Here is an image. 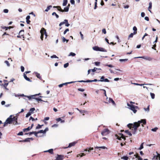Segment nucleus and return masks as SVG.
Returning a JSON list of instances; mask_svg holds the SVG:
<instances>
[{
    "label": "nucleus",
    "mask_w": 160,
    "mask_h": 160,
    "mask_svg": "<svg viewBox=\"0 0 160 160\" xmlns=\"http://www.w3.org/2000/svg\"><path fill=\"white\" fill-rule=\"evenodd\" d=\"M143 123V124H146V120L142 119L141 120L138 121V122H134L133 124L129 123L127 126L130 129L132 128V133L133 134H135L137 133L138 128L140 126V124Z\"/></svg>",
    "instance_id": "nucleus-1"
},
{
    "label": "nucleus",
    "mask_w": 160,
    "mask_h": 160,
    "mask_svg": "<svg viewBox=\"0 0 160 160\" xmlns=\"http://www.w3.org/2000/svg\"><path fill=\"white\" fill-rule=\"evenodd\" d=\"M53 8H57L58 10L62 12H68L69 10V8H68V7H65L64 8V10L62 9L61 8V7L59 6H53Z\"/></svg>",
    "instance_id": "nucleus-2"
},
{
    "label": "nucleus",
    "mask_w": 160,
    "mask_h": 160,
    "mask_svg": "<svg viewBox=\"0 0 160 160\" xmlns=\"http://www.w3.org/2000/svg\"><path fill=\"white\" fill-rule=\"evenodd\" d=\"M127 105L129 107L128 108L133 111V112L134 113H136L137 112V111L135 109V106L133 105H131L129 104L128 103H127Z\"/></svg>",
    "instance_id": "nucleus-3"
},
{
    "label": "nucleus",
    "mask_w": 160,
    "mask_h": 160,
    "mask_svg": "<svg viewBox=\"0 0 160 160\" xmlns=\"http://www.w3.org/2000/svg\"><path fill=\"white\" fill-rule=\"evenodd\" d=\"M110 132V131L108 129H105L102 132L101 134L103 136H106L108 135Z\"/></svg>",
    "instance_id": "nucleus-4"
},
{
    "label": "nucleus",
    "mask_w": 160,
    "mask_h": 160,
    "mask_svg": "<svg viewBox=\"0 0 160 160\" xmlns=\"http://www.w3.org/2000/svg\"><path fill=\"white\" fill-rule=\"evenodd\" d=\"M134 58H142V59H145L146 60H148L149 61H151L152 60V58H151L149 57H145V56L136 57H135Z\"/></svg>",
    "instance_id": "nucleus-5"
},
{
    "label": "nucleus",
    "mask_w": 160,
    "mask_h": 160,
    "mask_svg": "<svg viewBox=\"0 0 160 160\" xmlns=\"http://www.w3.org/2000/svg\"><path fill=\"white\" fill-rule=\"evenodd\" d=\"M64 158V156L62 155H57V157L55 160H63Z\"/></svg>",
    "instance_id": "nucleus-6"
},
{
    "label": "nucleus",
    "mask_w": 160,
    "mask_h": 160,
    "mask_svg": "<svg viewBox=\"0 0 160 160\" xmlns=\"http://www.w3.org/2000/svg\"><path fill=\"white\" fill-rule=\"evenodd\" d=\"M77 143V142L75 141L69 143V145L68 147L64 148H70L72 146H74L75 144Z\"/></svg>",
    "instance_id": "nucleus-7"
},
{
    "label": "nucleus",
    "mask_w": 160,
    "mask_h": 160,
    "mask_svg": "<svg viewBox=\"0 0 160 160\" xmlns=\"http://www.w3.org/2000/svg\"><path fill=\"white\" fill-rule=\"evenodd\" d=\"M12 115H10L9 117H8L6 120L7 122L9 124H10L12 123V119H11V117H12Z\"/></svg>",
    "instance_id": "nucleus-8"
},
{
    "label": "nucleus",
    "mask_w": 160,
    "mask_h": 160,
    "mask_svg": "<svg viewBox=\"0 0 160 160\" xmlns=\"http://www.w3.org/2000/svg\"><path fill=\"white\" fill-rule=\"evenodd\" d=\"M35 96H36V95L34 94L30 96H27V98H28L29 100H31L32 99H35V98H36L35 97Z\"/></svg>",
    "instance_id": "nucleus-9"
},
{
    "label": "nucleus",
    "mask_w": 160,
    "mask_h": 160,
    "mask_svg": "<svg viewBox=\"0 0 160 160\" xmlns=\"http://www.w3.org/2000/svg\"><path fill=\"white\" fill-rule=\"evenodd\" d=\"M34 73L36 75V76L37 77V78H38L40 80H42V78L40 75V74L37 72H35Z\"/></svg>",
    "instance_id": "nucleus-10"
},
{
    "label": "nucleus",
    "mask_w": 160,
    "mask_h": 160,
    "mask_svg": "<svg viewBox=\"0 0 160 160\" xmlns=\"http://www.w3.org/2000/svg\"><path fill=\"white\" fill-rule=\"evenodd\" d=\"M23 77L26 80L29 81L30 82H32V81L30 80V78H28L27 75L25 74V73H23Z\"/></svg>",
    "instance_id": "nucleus-11"
},
{
    "label": "nucleus",
    "mask_w": 160,
    "mask_h": 160,
    "mask_svg": "<svg viewBox=\"0 0 160 160\" xmlns=\"http://www.w3.org/2000/svg\"><path fill=\"white\" fill-rule=\"evenodd\" d=\"M108 102L109 103H110L111 102L112 103L113 105H116L115 102L111 98H109Z\"/></svg>",
    "instance_id": "nucleus-12"
},
{
    "label": "nucleus",
    "mask_w": 160,
    "mask_h": 160,
    "mask_svg": "<svg viewBox=\"0 0 160 160\" xmlns=\"http://www.w3.org/2000/svg\"><path fill=\"white\" fill-rule=\"evenodd\" d=\"M132 83V84H133L134 85H138V86H142L143 85H152V84H138V83Z\"/></svg>",
    "instance_id": "nucleus-13"
},
{
    "label": "nucleus",
    "mask_w": 160,
    "mask_h": 160,
    "mask_svg": "<svg viewBox=\"0 0 160 160\" xmlns=\"http://www.w3.org/2000/svg\"><path fill=\"white\" fill-rule=\"evenodd\" d=\"M53 149H50L48 150L44 151V152H48L50 154H53Z\"/></svg>",
    "instance_id": "nucleus-14"
},
{
    "label": "nucleus",
    "mask_w": 160,
    "mask_h": 160,
    "mask_svg": "<svg viewBox=\"0 0 160 160\" xmlns=\"http://www.w3.org/2000/svg\"><path fill=\"white\" fill-rule=\"evenodd\" d=\"M152 3L151 2H149V6L148 7V10L151 13H152L151 11L150 10V9H151L152 8Z\"/></svg>",
    "instance_id": "nucleus-15"
},
{
    "label": "nucleus",
    "mask_w": 160,
    "mask_h": 160,
    "mask_svg": "<svg viewBox=\"0 0 160 160\" xmlns=\"http://www.w3.org/2000/svg\"><path fill=\"white\" fill-rule=\"evenodd\" d=\"M61 38H62V42L63 43H65V42H66V43H67L68 42V41H69V40L68 39H66L63 37H62Z\"/></svg>",
    "instance_id": "nucleus-16"
},
{
    "label": "nucleus",
    "mask_w": 160,
    "mask_h": 160,
    "mask_svg": "<svg viewBox=\"0 0 160 160\" xmlns=\"http://www.w3.org/2000/svg\"><path fill=\"white\" fill-rule=\"evenodd\" d=\"M56 120L58 122L60 121L61 123H63L65 122V121L64 120H62L60 118H57Z\"/></svg>",
    "instance_id": "nucleus-17"
},
{
    "label": "nucleus",
    "mask_w": 160,
    "mask_h": 160,
    "mask_svg": "<svg viewBox=\"0 0 160 160\" xmlns=\"http://www.w3.org/2000/svg\"><path fill=\"white\" fill-rule=\"evenodd\" d=\"M43 31V32H44V34L45 35V38H46L48 36V35H47V33L46 32V30L43 28H42V31H41V32L42 31Z\"/></svg>",
    "instance_id": "nucleus-18"
},
{
    "label": "nucleus",
    "mask_w": 160,
    "mask_h": 160,
    "mask_svg": "<svg viewBox=\"0 0 160 160\" xmlns=\"http://www.w3.org/2000/svg\"><path fill=\"white\" fill-rule=\"evenodd\" d=\"M92 49L93 50L96 51H99V47L97 46H95L94 47H93L92 48Z\"/></svg>",
    "instance_id": "nucleus-19"
},
{
    "label": "nucleus",
    "mask_w": 160,
    "mask_h": 160,
    "mask_svg": "<svg viewBox=\"0 0 160 160\" xmlns=\"http://www.w3.org/2000/svg\"><path fill=\"white\" fill-rule=\"evenodd\" d=\"M156 153L157 154V155L155 156L154 157L156 158V159L160 160V154L158 153L157 152H156Z\"/></svg>",
    "instance_id": "nucleus-20"
},
{
    "label": "nucleus",
    "mask_w": 160,
    "mask_h": 160,
    "mask_svg": "<svg viewBox=\"0 0 160 160\" xmlns=\"http://www.w3.org/2000/svg\"><path fill=\"white\" fill-rule=\"evenodd\" d=\"M95 149H107V148L105 146H101V147H95Z\"/></svg>",
    "instance_id": "nucleus-21"
},
{
    "label": "nucleus",
    "mask_w": 160,
    "mask_h": 160,
    "mask_svg": "<svg viewBox=\"0 0 160 160\" xmlns=\"http://www.w3.org/2000/svg\"><path fill=\"white\" fill-rule=\"evenodd\" d=\"M24 30H22L20 31L19 33V34H20L21 36H23L24 35ZM23 38H24V37L23 36Z\"/></svg>",
    "instance_id": "nucleus-22"
},
{
    "label": "nucleus",
    "mask_w": 160,
    "mask_h": 160,
    "mask_svg": "<svg viewBox=\"0 0 160 160\" xmlns=\"http://www.w3.org/2000/svg\"><path fill=\"white\" fill-rule=\"evenodd\" d=\"M97 81H98V80L97 79H94L93 80H87V82H96Z\"/></svg>",
    "instance_id": "nucleus-23"
},
{
    "label": "nucleus",
    "mask_w": 160,
    "mask_h": 160,
    "mask_svg": "<svg viewBox=\"0 0 160 160\" xmlns=\"http://www.w3.org/2000/svg\"><path fill=\"white\" fill-rule=\"evenodd\" d=\"M99 51L107 52V51L106 50L102 48L99 47Z\"/></svg>",
    "instance_id": "nucleus-24"
},
{
    "label": "nucleus",
    "mask_w": 160,
    "mask_h": 160,
    "mask_svg": "<svg viewBox=\"0 0 160 160\" xmlns=\"http://www.w3.org/2000/svg\"><path fill=\"white\" fill-rule=\"evenodd\" d=\"M11 119H12V122L14 121H17L18 118L16 116L13 117V118L11 117Z\"/></svg>",
    "instance_id": "nucleus-25"
},
{
    "label": "nucleus",
    "mask_w": 160,
    "mask_h": 160,
    "mask_svg": "<svg viewBox=\"0 0 160 160\" xmlns=\"http://www.w3.org/2000/svg\"><path fill=\"white\" fill-rule=\"evenodd\" d=\"M67 3L68 0H64L62 3V6H65L67 4Z\"/></svg>",
    "instance_id": "nucleus-26"
},
{
    "label": "nucleus",
    "mask_w": 160,
    "mask_h": 160,
    "mask_svg": "<svg viewBox=\"0 0 160 160\" xmlns=\"http://www.w3.org/2000/svg\"><path fill=\"white\" fill-rule=\"evenodd\" d=\"M76 82L72 81V82H65V83H63L62 84H63V86L64 85H68V84Z\"/></svg>",
    "instance_id": "nucleus-27"
},
{
    "label": "nucleus",
    "mask_w": 160,
    "mask_h": 160,
    "mask_svg": "<svg viewBox=\"0 0 160 160\" xmlns=\"http://www.w3.org/2000/svg\"><path fill=\"white\" fill-rule=\"evenodd\" d=\"M35 110V108H31L30 109V110L29 111V112H30L31 114L33 113V112Z\"/></svg>",
    "instance_id": "nucleus-28"
},
{
    "label": "nucleus",
    "mask_w": 160,
    "mask_h": 160,
    "mask_svg": "<svg viewBox=\"0 0 160 160\" xmlns=\"http://www.w3.org/2000/svg\"><path fill=\"white\" fill-rule=\"evenodd\" d=\"M31 129L30 128V127H28V128H24V129H23V131L24 132H26V131H29L30 130V129Z\"/></svg>",
    "instance_id": "nucleus-29"
},
{
    "label": "nucleus",
    "mask_w": 160,
    "mask_h": 160,
    "mask_svg": "<svg viewBox=\"0 0 160 160\" xmlns=\"http://www.w3.org/2000/svg\"><path fill=\"white\" fill-rule=\"evenodd\" d=\"M105 77L104 76H102L101 78V80H98V82H103V80L104 79Z\"/></svg>",
    "instance_id": "nucleus-30"
},
{
    "label": "nucleus",
    "mask_w": 160,
    "mask_h": 160,
    "mask_svg": "<svg viewBox=\"0 0 160 160\" xmlns=\"http://www.w3.org/2000/svg\"><path fill=\"white\" fill-rule=\"evenodd\" d=\"M52 7V6L51 5H50L48 6L47 8L45 10V12H48V10L50 9Z\"/></svg>",
    "instance_id": "nucleus-31"
},
{
    "label": "nucleus",
    "mask_w": 160,
    "mask_h": 160,
    "mask_svg": "<svg viewBox=\"0 0 160 160\" xmlns=\"http://www.w3.org/2000/svg\"><path fill=\"white\" fill-rule=\"evenodd\" d=\"M119 135L121 136V137L124 140H126V138L124 137V135L122 133H119Z\"/></svg>",
    "instance_id": "nucleus-32"
},
{
    "label": "nucleus",
    "mask_w": 160,
    "mask_h": 160,
    "mask_svg": "<svg viewBox=\"0 0 160 160\" xmlns=\"http://www.w3.org/2000/svg\"><path fill=\"white\" fill-rule=\"evenodd\" d=\"M52 16H54V15L55 16L56 18H59V16L55 12H53L52 13Z\"/></svg>",
    "instance_id": "nucleus-33"
},
{
    "label": "nucleus",
    "mask_w": 160,
    "mask_h": 160,
    "mask_svg": "<svg viewBox=\"0 0 160 160\" xmlns=\"http://www.w3.org/2000/svg\"><path fill=\"white\" fill-rule=\"evenodd\" d=\"M128 157L126 156H124L121 158V159H123L124 160H128Z\"/></svg>",
    "instance_id": "nucleus-34"
},
{
    "label": "nucleus",
    "mask_w": 160,
    "mask_h": 160,
    "mask_svg": "<svg viewBox=\"0 0 160 160\" xmlns=\"http://www.w3.org/2000/svg\"><path fill=\"white\" fill-rule=\"evenodd\" d=\"M150 94L152 99H153L155 98V94L152 92L150 93Z\"/></svg>",
    "instance_id": "nucleus-35"
},
{
    "label": "nucleus",
    "mask_w": 160,
    "mask_h": 160,
    "mask_svg": "<svg viewBox=\"0 0 160 160\" xmlns=\"http://www.w3.org/2000/svg\"><path fill=\"white\" fill-rule=\"evenodd\" d=\"M35 100H36L37 101H43V102H47V101H44L43 100H42L41 98H35Z\"/></svg>",
    "instance_id": "nucleus-36"
},
{
    "label": "nucleus",
    "mask_w": 160,
    "mask_h": 160,
    "mask_svg": "<svg viewBox=\"0 0 160 160\" xmlns=\"http://www.w3.org/2000/svg\"><path fill=\"white\" fill-rule=\"evenodd\" d=\"M76 55V54L74 52H71L68 55L69 56H74Z\"/></svg>",
    "instance_id": "nucleus-37"
},
{
    "label": "nucleus",
    "mask_w": 160,
    "mask_h": 160,
    "mask_svg": "<svg viewBox=\"0 0 160 160\" xmlns=\"http://www.w3.org/2000/svg\"><path fill=\"white\" fill-rule=\"evenodd\" d=\"M144 109L147 112H148L149 111V106H148L147 108H144Z\"/></svg>",
    "instance_id": "nucleus-38"
},
{
    "label": "nucleus",
    "mask_w": 160,
    "mask_h": 160,
    "mask_svg": "<svg viewBox=\"0 0 160 160\" xmlns=\"http://www.w3.org/2000/svg\"><path fill=\"white\" fill-rule=\"evenodd\" d=\"M128 60V59H120L119 60V61L120 62H125L127 61Z\"/></svg>",
    "instance_id": "nucleus-39"
},
{
    "label": "nucleus",
    "mask_w": 160,
    "mask_h": 160,
    "mask_svg": "<svg viewBox=\"0 0 160 160\" xmlns=\"http://www.w3.org/2000/svg\"><path fill=\"white\" fill-rule=\"evenodd\" d=\"M43 126V125H40L39 124H38V125L36 127V129H38L39 128H42V127Z\"/></svg>",
    "instance_id": "nucleus-40"
},
{
    "label": "nucleus",
    "mask_w": 160,
    "mask_h": 160,
    "mask_svg": "<svg viewBox=\"0 0 160 160\" xmlns=\"http://www.w3.org/2000/svg\"><path fill=\"white\" fill-rule=\"evenodd\" d=\"M143 143H144V142H143L140 145V147H139V148L138 149L139 150H141L142 149V148H143Z\"/></svg>",
    "instance_id": "nucleus-41"
},
{
    "label": "nucleus",
    "mask_w": 160,
    "mask_h": 160,
    "mask_svg": "<svg viewBox=\"0 0 160 160\" xmlns=\"http://www.w3.org/2000/svg\"><path fill=\"white\" fill-rule=\"evenodd\" d=\"M125 132L127 133L129 135L131 136L132 135V133L129 132L128 130H126Z\"/></svg>",
    "instance_id": "nucleus-42"
},
{
    "label": "nucleus",
    "mask_w": 160,
    "mask_h": 160,
    "mask_svg": "<svg viewBox=\"0 0 160 160\" xmlns=\"http://www.w3.org/2000/svg\"><path fill=\"white\" fill-rule=\"evenodd\" d=\"M100 90L104 91V94L105 96L107 97V99H108V98L107 97V96L106 90L105 89H101Z\"/></svg>",
    "instance_id": "nucleus-43"
},
{
    "label": "nucleus",
    "mask_w": 160,
    "mask_h": 160,
    "mask_svg": "<svg viewBox=\"0 0 160 160\" xmlns=\"http://www.w3.org/2000/svg\"><path fill=\"white\" fill-rule=\"evenodd\" d=\"M21 141L24 142H28L30 141L29 138H28L25 139L23 141Z\"/></svg>",
    "instance_id": "nucleus-44"
},
{
    "label": "nucleus",
    "mask_w": 160,
    "mask_h": 160,
    "mask_svg": "<svg viewBox=\"0 0 160 160\" xmlns=\"http://www.w3.org/2000/svg\"><path fill=\"white\" fill-rule=\"evenodd\" d=\"M4 63L7 65L8 67H9L10 66V64H9V62L8 61H5L4 62Z\"/></svg>",
    "instance_id": "nucleus-45"
},
{
    "label": "nucleus",
    "mask_w": 160,
    "mask_h": 160,
    "mask_svg": "<svg viewBox=\"0 0 160 160\" xmlns=\"http://www.w3.org/2000/svg\"><path fill=\"white\" fill-rule=\"evenodd\" d=\"M51 58H58V57H57L56 56V55H53L51 56Z\"/></svg>",
    "instance_id": "nucleus-46"
},
{
    "label": "nucleus",
    "mask_w": 160,
    "mask_h": 160,
    "mask_svg": "<svg viewBox=\"0 0 160 160\" xmlns=\"http://www.w3.org/2000/svg\"><path fill=\"white\" fill-rule=\"evenodd\" d=\"M30 112H28L27 113V114H26V118H28L31 115V114Z\"/></svg>",
    "instance_id": "nucleus-47"
},
{
    "label": "nucleus",
    "mask_w": 160,
    "mask_h": 160,
    "mask_svg": "<svg viewBox=\"0 0 160 160\" xmlns=\"http://www.w3.org/2000/svg\"><path fill=\"white\" fill-rule=\"evenodd\" d=\"M18 96L24 97H27V96L24 95L23 94H19V95H18Z\"/></svg>",
    "instance_id": "nucleus-48"
},
{
    "label": "nucleus",
    "mask_w": 160,
    "mask_h": 160,
    "mask_svg": "<svg viewBox=\"0 0 160 160\" xmlns=\"http://www.w3.org/2000/svg\"><path fill=\"white\" fill-rule=\"evenodd\" d=\"M158 129V128L157 127H155L153 128H152L151 129L152 131L153 132H156L157 130Z\"/></svg>",
    "instance_id": "nucleus-49"
},
{
    "label": "nucleus",
    "mask_w": 160,
    "mask_h": 160,
    "mask_svg": "<svg viewBox=\"0 0 160 160\" xmlns=\"http://www.w3.org/2000/svg\"><path fill=\"white\" fill-rule=\"evenodd\" d=\"M115 136H116V137L119 140H121V138H122L121 137V136L120 137L119 136H118V135H116Z\"/></svg>",
    "instance_id": "nucleus-50"
},
{
    "label": "nucleus",
    "mask_w": 160,
    "mask_h": 160,
    "mask_svg": "<svg viewBox=\"0 0 160 160\" xmlns=\"http://www.w3.org/2000/svg\"><path fill=\"white\" fill-rule=\"evenodd\" d=\"M78 91L82 92H83L85 91L84 89L81 88H78Z\"/></svg>",
    "instance_id": "nucleus-51"
},
{
    "label": "nucleus",
    "mask_w": 160,
    "mask_h": 160,
    "mask_svg": "<svg viewBox=\"0 0 160 160\" xmlns=\"http://www.w3.org/2000/svg\"><path fill=\"white\" fill-rule=\"evenodd\" d=\"M69 31V29L68 28H67L63 32V34L64 35L67 32Z\"/></svg>",
    "instance_id": "nucleus-52"
},
{
    "label": "nucleus",
    "mask_w": 160,
    "mask_h": 160,
    "mask_svg": "<svg viewBox=\"0 0 160 160\" xmlns=\"http://www.w3.org/2000/svg\"><path fill=\"white\" fill-rule=\"evenodd\" d=\"M69 65V63L67 62L64 65V68H67Z\"/></svg>",
    "instance_id": "nucleus-53"
},
{
    "label": "nucleus",
    "mask_w": 160,
    "mask_h": 160,
    "mask_svg": "<svg viewBox=\"0 0 160 160\" xmlns=\"http://www.w3.org/2000/svg\"><path fill=\"white\" fill-rule=\"evenodd\" d=\"M105 66H108L110 68H113L114 67V66L111 64H106Z\"/></svg>",
    "instance_id": "nucleus-54"
},
{
    "label": "nucleus",
    "mask_w": 160,
    "mask_h": 160,
    "mask_svg": "<svg viewBox=\"0 0 160 160\" xmlns=\"http://www.w3.org/2000/svg\"><path fill=\"white\" fill-rule=\"evenodd\" d=\"M3 12L5 13H8V9H5L3 10Z\"/></svg>",
    "instance_id": "nucleus-55"
},
{
    "label": "nucleus",
    "mask_w": 160,
    "mask_h": 160,
    "mask_svg": "<svg viewBox=\"0 0 160 160\" xmlns=\"http://www.w3.org/2000/svg\"><path fill=\"white\" fill-rule=\"evenodd\" d=\"M102 32L104 34H105L106 33V29L105 28H103L102 30Z\"/></svg>",
    "instance_id": "nucleus-56"
},
{
    "label": "nucleus",
    "mask_w": 160,
    "mask_h": 160,
    "mask_svg": "<svg viewBox=\"0 0 160 160\" xmlns=\"http://www.w3.org/2000/svg\"><path fill=\"white\" fill-rule=\"evenodd\" d=\"M21 72H23L24 71V67H23V66H21Z\"/></svg>",
    "instance_id": "nucleus-57"
},
{
    "label": "nucleus",
    "mask_w": 160,
    "mask_h": 160,
    "mask_svg": "<svg viewBox=\"0 0 160 160\" xmlns=\"http://www.w3.org/2000/svg\"><path fill=\"white\" fill-rule=\"evenodd\" d=\"M133 34L132 33H131L128 36V39H129V38H132L133 37Z\"/></svg>",
    "instance_id": "nucleus-58"
},
{
    "label": "nucleus",
    "mask_w": 160,
    "mask_h": 160,
    "mask_svg": "<svg viewBox=\"0 0 160 160\" xmlns=\"http://www.w3.org/2000/svg\"><path fill=\"white\" fill-rule=\"evenodd\" d=\"M8 83H5L4 84H2V86H3L4 87H7V86L8 85Z\"/></svg>",
    "instance_id": "nucleus-59"
},
{
    "label": "nucleus",
    "mask_w": 160,
    "mask_h": 160,
    "mask_svg": "<svg viewBox=\"0 0 160 160\" xmlns=\"http://www.w3.org/2000/svg\"><path fill=\"white\" fill-rule=\"evenodd\" d=\"M97 69L98 68H94L93 69H91V71H92V72H95Z\"/></svg>",
    "instance_id": "nucleus-60"
},
{
    "label": "nucleus",
    "mask_w": 160,
    "mask_h": 160,
    "mask_svg": "<svg viewBox=\"0 0 160 160\" xmlns=\"http://www.w3.org/2000/svg\"><path fill=\"white\" fill-rule=\"evenodd\" d=\"M94 63L95 65L98 66L99 65V64H100V62H95Z\"/></svg>",
    "instance_id": "nucleus-61"
},
{
    "label": "nucleus",
    "mask_w": 160,
    "mask_h": 160,
    "mask_svg": "<svg viewBox=\"0 0 160 160\" xmlns=\"http://www.w3.org/2000/svg\"><path fill=\"white\" fill-rule=\"evenodd\" d=\"M141 16L142 17H144L145 16V13L144 12H142L141 13Z\"/></svg>",
    "instance_id": "nucleus-62"
},
{
    "label": "nucleus",
    "mask_w": 160,
    "mask_h": 160,
    "mask_svg": "<svg viewBox=\"0 0 160 160\" xmlns=\"http://www.w3.org/2000/svg\"><path fill=\"white\" fill-rule=\"evenodd\" d=\"M23 134V132H19L18 134V135H20V136H22V135Z\"/></svg>",
    "instance_id": "nucleus-63"
},
{
    "label": "nucleus",
    "mask_w": 160,
    "mask_h": 160,
    "mask_svg": "<svg viewBox=\"0 0 160 160\" xmlns=\"http://www.w3.org/2000/svg\"><path fill=\"white\" fill-rule=\"evenodd\" d=\"M103 82H109L110 81L107 78H105L103 80Z\"/></svg>",
    "instance_id": "nucleus-64"
}]
</instances>
